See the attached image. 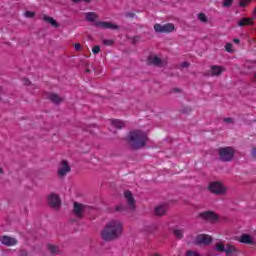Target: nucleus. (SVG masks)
<instances>
[{"label":"nucleus","mask_w":256,"mask_h":256,"mask_svg":"<svg viewBox=\"0 0 256 256\" xmlns=\"http://www.w3.org/2000/svg\"><path fill=\"white\" fill-rule=\"evenodd\" d=\"M123 235V223L119 220H112L108 222L102 229L100 236L102 241L111 243L117 241Z\"/></svg>","instance_id":"f257e3e1"},{"label":"nucleus","mask_w":256,"mask_h":256,"mask_svg":"<svg viewBox=\"0 0 256 256\" xmlns=\"http://www.w3.org/2000/svg\"><path fill=\"white\" fill-rule=\"evenodd\" d=\"M147 140V133L141 130L131 131L127 137L129 147L134 150L142 149V147H145V145H147Z\"/></svg>","instance_id":"f03ea898"},{"label":"nucleus","mask_w":256,"mask_h":256,"mask_svg":"<svg viewBox=\"0 0 256 256\" xmlns=\"http://www.w3.org/2000/svg\"><path fill=\"white\" fill-rule=\"evenodd\" d=\"M218 155L220 161H224L228 163L229 161H233V157H235V148L233 147H222L218 149Z\"/></svg>","instance_id":"7ed1b4c3"},{"label":"nucleus","mask_w":256,"mask_h":256,"mask_svg":"<svg viewBox=\"0 0 256 256\" xmlns=\"http://www.w3.org/2000/svg\"><path fill=\"white\" fill-rule=\"evenodd\" d=\"M216 250L220 253H226V256H239V249L232 244L217 243Z\"/></svg>","instance_id":"20e7f679"},{"label":"nucleus","mask_w":256,"mask_h":256,"mask_svg":"<svg viewBox=\"0 0 256 256\" xmlns=\"http://www.w3.org/2000/svg\"><path fill=\"white\" fill-rule=\"evenodd\" d=\"M208 189L211 193H214V195H225V193H227V188L223 186V183L217 181L211 182Z\"/></svg>","instance_id":"39448f33"},{"label":"nucleus","mask_w":256,"mask_h":256,"mask_svg":"<svg viewBox=\"0 0 256 256\" xmlns=\"http://www.w3.org/2000/svg\"><path fill=\"white\" fill-rule=\"evenodd\" d=\"M154 31H156V33H173V31H175V25L173 23H167L164 25L155 24Z\"/></svg>","instance_id":"423d86ee"},{"label":"nucleus","mask_w":256,"mask_h":256,"mask_svg":"<svg viewBox=\"0 0 256 256\" xmlns=\"http://www.w3.org/2000/svg\"><path fill=\"white\" fill-rule=\"evenodd\" d=\"M48 205L53 209H59L61 207V198L56 193H51L47 197Z\"/></svg>","instance_id":"0eeeda50"},{"label":"nucleus","mask_w":256,"mask_h":256,"mask_svg":"<svg viewBox=\"0 0 256 256\" xmlns=\"http://www.w3.org/2000/svg\"><path fill=\"white\" fill-rule=\"evenodd\" d=\"M94 27H98L99 29H111L112 31H118L119 29V26L117 24L105 21L95 22Z\"/></svg>","instance_id":"6e6552de"},{"label":"nucleus","mask_w":256,"mask_h":256,"mask_svg":"<svg viewBox=\"0 0 256 256\" xmlns=\"http://www.w3.org/2000/svg\"><path fill=\"white\" fill-rule=\"evenodd\" d=\"M199 217H201V219H204L205 221H211L212 223H214V221H219V216L213 211L201 212L199 214Z\"/></svg>","instance_id":"1a4fd4ad"},{"label":"nucleus","mask_w":256,"mask_h":256,"mask_svg":"<svg viewBox=\"0 0 256 256\" xmlns=\"http://www.w3.org/2000/svg\"><path fill=\"white\" fill-rule=\"evenodd\" d=\"M67 173H71V166L67 160H62L61 167L58 168V177H65Z\"/></svg>","instance_id":"9d476101"},{"label":"nucleus","mask_w":256,"mask_h":256,"mask_svg":"<svg viewBox=\"0 0 256 256\" xmlns=\"http://www.w3.org/2000/svg\"><path fill=\"white\" fill-rule=\"evenodd\" d=\"M0 241L2 245H6V247H14V245H17L18 243L16 238L7 235L2 236L0 238Z\"/></svg>","instance_id":"9b49d317"},{"label":"nucleus","mask_w":256,"mask_h":256,"mask_svg":"<svg viewBox=\"0 0 256 256\" xmlns=\"http://www.w3.org/2000/svg\"><path fill=\"white\" fill-rule=\"evenodd\" d=\"M124 197L127 201L128 207H130V209L132 211H134L135 210V198L133 197V193H131V191H129V190H126L124 192Z\"/></svg>","instance_id":"f8f14e48"},{"label":"nucleus","mask_w":256,"mask_h":256,"mask_svg":"<svg viewBox=\"0 0 256 256\" xmlns=\"http://www.w3.org/2000/svg\"><path fill=\"white\" fill-rule=\"evenodd\" d=\"M74 215L78 217V219H83V212L85 211V205L79 204L78 202H74Z\"/></svg>","instance_id":"ddd939ff"},{"label":"nucleus","mask_w":256,"mask_h":256,"mask_svg":"<svg viewBox=\"0 0 256 256\" xmlns=\"http://www.w3.org/2000/svg\"><path fill=\"white\" fill-rule=\"evenodd\" d=\"M196 241L200 245H210V243L213 241V239L209 235L200 234L197 236Z\"/></svg>","instance_id":"4468645a"},{"label":"nucleus","mask_w":256,"mask_h":256,"mask_svg":"<svg viewBox=\"0 0 256 256\" xmlns=\"http://www.w3.org/2000/svg\"><path fill=\"white\" fill-rule=\"evenodd\" d=\"M223 71H225V69H223V67L213 65V66H211L210 77H219V75H221L223 73Z\"/></svg>","instance_id":"2eb2a0df"},{"label":"nucleus","mask_w":256,"mask_h":256,"mask_svg":"<svg viewBox=\"0 0 256 256\" xmlns=\"http://www.w3.org/2000/svg\"><path fill=\"white\" fill-rule=\"evenodd\" d=\"M249 25H255V20L253 18H242L238 22V27H247Z\"/></svg>","instance_id":"dca6fc26"},{"label":"nucleus","mask_w":256,"mask_h":256,"mask_svg":"<svg viewBox=\"0 0 256 256\" xmlns=\"http://www.w3.org/2000/svg\"><path fill=\"white\" fill-rule=\"evenodd\" d=\"M238 241L240 243H245L246 245H253L255 241L252 239V237L249 234H243Z\"/></svg>","instance_id":"f3484780"},{"label":"nucleus","mask_w":256,"mask_h":256,"mask_svg":"<svg viewBox=\"0 0 256 256\" xmlns=\"http://www.w3.org/2000/svg\"><path fill=\"white\" fill-rule=\"evenodd\" d=\"M43 21H45V23H49L50 25H52V27H55V29H57L59 27V23H57V21L55 20V18L48 16V15H43Z\"/></svg>","instance_id":"a211bd4d"},{"label":"nucleus","mask_w":256,"mask_h":256,"mask_svg":"<svg viewBox=\"0 0 256 256\" xmlns=\"http://www.w3.org/2000/svg\"><path fill=\"white\" fill-rule=\"evenodd\" d=\"M85 19L88 21V23H95L97 19H99V15L95 12H87L85 14Z\"/></svg>","instance_id":"6ab92c4d"},{"label":"nucleus","mask_w":256,"mask_h":256,"mask_svg":"<svg viewBox=\"0 0 256 256\" xmlns=\"http://www.w3.org/2000/svg\"><path fill=\"white\" fill-rule=\"evenodd\" d=\"M47 249L51 255H61V248H59V246L48 244Z\"/></svg>","instance_id":"aec40b11"},{"label":"nucleus","mask_w":256,"mask_h":256,"mask_svg":"<svg viewBox=\"0 0 256 256\" xmlns=\"http://www.w3.org/2000/svg\"><path fill=\"white\" fill-rule=\"evenodd\" d=\"M167 214V206L166 205H159L155 208V215L158 217H162V215Z\"/></svg>","instance_id":"412c9836"},{"label":"nucleus","mask_w":256,"mask_h":256,"mask_svg":"<svg viewBox=\"0 0 256 256\" xmlns=\"http://www.w3.org/2000/svg\"><path fill=\"white\" fill-rule=\"evenodd\" d=\"M148 63H150V65H157L158 67H163V62L157 56L149 57Z\"/></svg>","instance_id":"4be33fe9"},{"label":"nucleus","mask_w":256,"mask_h":256,"mask_svg":"<svg viewBox=\"0 0 256 256\" xmlns=\"http://www.w3.org/2000/svg\"><path fill=\"white\" fill-rule=\"evenodd\" d=\"M48 99H50L52 103H56V104L63 102V98L59 97L57 94H50L48 96Z\"/></svg>","instance_id":"5701e85b"},{"label":"nucleus","mask_w":256,"mask_h":256,"mask_svg":"<svg viewBox=\"0 0 256 256\" xmlns=\"http://www.w3.org/2000/svg\"><path fill=\"white\" fill-rule=\"evenodd\" d=\"M113 127H115L116 129H123V127H125V122L121 121V120H112L111 121Z\"/></svg>","instance_id":"b1692460"},{"label":"nucleus","mask_w":256,"mask_h":256,"mask_svg":"<svg viewBox=\"0 0 256 256\" xmlns=\"http://www.w3.org/2000/svg\"><path fill=\"white\" fill-rule=\"evenodd\" d=\"M173 234L177 239H183V229L174 228Z\"/></svg>","instance_id":"393cba45"},{"label":"nucleus","mask_w":256,"mask_h":256,"mask_svg":"<svg viewBox=\"0 0 256 256\" xmlns=\"http://www.w3.org/2000/svg\"><path fill=\"white\" fill-rule=\"evenodd\" d=\"M198 19L202 23H207V15H205V13H199L198 14Z\"/></svg>","instance_id":"a878e982"},{"label":"nucleus","mask_w":256,"mask_h":256,"mask_svg":"<svg viewBox=\"0 0 256 256\" xmlns=\"http://www.w3.org/2000/svg\"><path fill=\"white\" fill-rule=\"evenodd\" d=\"M225 51L227 53H233L235 50H233V44L232 43H227L225 46Z\"/></svg>","instance_id":"bb28decb"},{"label":"nucleus","mask_w":256,"mask_h":256,"mask_svg":"<svg viewBox=\"0 0 256 256\" xmlns=\"http://www.w3.org/2000/svg\"><path fill=\"white\" fill-rule=\"evenodd\" d=\"M103 45H106L107 47H111V45H113L115 43L114 40H111V39H104L102 41Z\"/></svg>","instance_id":"cd10ccee"},{"label":"nucleus","mask_w":256,"mask_h":256,"mask_svg":"<svg viewBox=\"0 0 256 256\" xmlns=\"http://www.w3.org/2000/svg\"><path fill=\"white\" fill-rule=\"evenodd\" d=\"M92 53H93L94 55H98V53H101V46L95 45V46L92 48Z\"/></svg>","instance_id":"c85d7f7f"},{"label":"nucleus","mask_w":256,"mask_h":256,"mask_svg":"<svg viewBox=\"0 0 256 256\" xmlns=\"http://www.w3.org/2000/svg\"><path fill=\"white\" fill-rule=\"evenodd\" d=\"M24 17H26L28 19H32V17H35V12L26 11L24 14Z\"/></svg>","instance_id":"c756f323"},{"label":"nucleus","mask_w":256,"mask_h":256,"mask_svg":"<svg viewBox=\"0 0 256 256\" xmlns=\"http://www.w3.org/2000/svg\"><path fill=\"white\" fill-rule=\"evenodd\" d=\"M231 5H233V0H224L222 3L223 7H231Z\"/></svg>","instance_id":"7c9ffc66"},{"label":"nucleus","mask_w":256,"mask_h":256,"mask_svg":"<svg viewBox=\"0 0 256 256\" xmlns=\"http://www.w3.org/2000/svg\"><path fill=\"white\" fill-rule=\"evenodd\" d=\"M186 256H201V254H199V253H197V252H195L193 250H188L186 252Z\"/></svg>","instance_id":"2f4dec72"},{"label":"nucleus","mask_w":256,"mask_h":256,"mask_svg":"<svg viewBox=\"0 0 256 256\" xmlns=\"http://www.w3.org/2000/svg\"><path fill=\"white\" fill-rule=\"evenodd\" d=\"M251 0H240L239 6L240 7H247V3H249Z\"/></svg>","instance_id":"473e14b6"},{"label":"nucleus","mask_w":256,"mask_h":256,"mask_svg":"<svg viewBox=\"0 0 256 256\" xmlns=\"http://www.w3.org/2000/svg\"><path fill=\"white\" fill-rule=\"evenodd\" d=\"M126 17L133 19V17H135V13L134 12H128L126 13Z\"/></svg>","instance_id":"72a5a7b5"},{"label":"nucleus","mask_w":256,"mask_h":256,"mask_svg":"<svg viewBox=\"0 0 256 256\" xmlns=\"http://www.w3.org/2000/svg\"><path fill=\"white\" fill-rule=\"evenodd\" d=\"M116 211H125V207L123 205H118Z\"/></svg>","instance_id":"f704fd0d"},{"label":"nucleus","mask_w":256,"mask_h":256,"mask_svg":"<svg viewBox=\"0 0 256 256\" xmlns=\"http://www.w3.org/2000/svg\"><path fill=\"white\" fill-rule=\"evenodd\" d=\"M74 49H76V51H81V44L76 43V44L74 45Z\"/></svg>","instance_id":"c9c22d12"},{"label":"nucleus","mask_w":256,"mask_h":256,"mask_svg":"<svg viewBox=\"0 0 256 256\" xmlns=\"http://www.w3.org/2000/svg\"><path fill=\"white\" fill-rule=\"evenodd\" d=\"M180 67H181L182 69H185V68L189 67V64H188V62H183V63L180 65Z\"/></svg>","instance_id":"e433bc0d"},{"label":"nucleus","mask_w":256,"mask_h":256,"mask_svg":"<svg viewBox=\"0 0 256 256\" xmlns=\"http://www.w3.org/2000/svg\"><path fill=\"white\" fill-rule=\"evenodd\" d=\"M23 83H24V85H31V81H29V79H27V78L23 79Z\"/></svg>","instance_id":"4c0bfd02"},{"label":"nucleus","mask_w":256,"mask_h":256,"mask_svg":"<svg viewBox=\"0 0 256 256\" xmlns=\"http://www.w3.org/2000/svg\"><path fill=\"white\" fill-rule=\"evenodd\" d=\"M224 123H233V118H224Z\"/></svg>","instance_id":"58836bf2"},{"label":"nucleus","mask_w":256,"mask_h":256,"mask_svg":"<svg viewBox=\"0 0 256 256\" xmlns=\"http://www.w3.org/2000/svg\"><path fill=\"white\" fill-rule=\"evenodd\" d=\"M233 43H236V45H239L241 43V40L239 38H234Z\"/></svg>","instance_id":"ea45409f"},{"label":"nucleus","mask_w":256,"mask_h":256,"mask_svg":"<svg viewBox=\"0 0 256 256\" xmlns=\"http://www.w3.org/2000/svg\"><path fill=\"white\" fill-rule=\"evenodd\" d=\"M0 175H3V168L0 167Z\"/></svg>","instance_id":"a19ab883"},{"label":"nucleus","mask_w":256,"mask_h":256,"mask_svg":"<svg viewBox=\"0 0 256 256\" xmlns=\"http://www.w3.org/2000/svg\"><path fill=\"white\" fill-rule=\"evenodd\" d=\"M86 73H91V70L90 69H86Z\"/></svg>","instance_id":"79ce46f5"},{"label":"nucleus","mask_w":256,"mask_h":256,"mask_svg":"<svg viewBox=\"0 0 256 256\" xmlns=\"http://www.w3.org/2000/svg\"><path fill=\"white\" fill-rule=\"evenodd\" d=\"M154 256H161V255H159V254H154Z\"/></svg>","instance_id":"37998d69"},{"label":"nucleus","mask_w":256,"mask_h":256,"mask_svg":"<svg viewBox=\"0 0 256 256\" xmlns=\"http://www.w3.org/2000/svg\"><path fill=\"white\" fill-rule=\"evenodd\" d=\"M254 63H256V60H254Z\"/></svg>","instance_id":"c03bdc74"}]
</instances>
